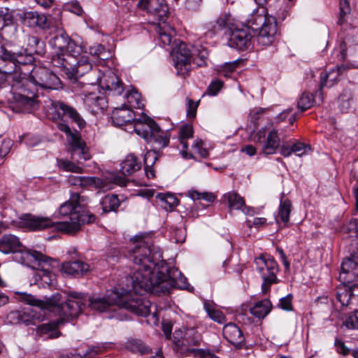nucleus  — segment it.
<instances>
[{
	"instance_id": "69168bd1",
	"label": "nucleus",
	"mask_w": 358,
	"mask_h": 358,
	"mask_svg": "<svg viewBox=\"0 0 358 358\" xmlns=\"http://www.w3.org/2000/svg\"><path fill=\"white\" fill-rule=\"evenodd\" d=\"M203 141L201 140L195 141L192 148L195 151L203 158H206L208 156V152L206 148H203Z\"/></svg>"
},
{
	"instance_id": "412c9836",
	"label": "nucleus",
	"mask_w": 358,
	"mask_h": 358,
	"mask_svg": "<svg viewBox=\"0 0 358 358\" xmlns=\"http://www.w3.org/2000/svg\"><path fill=\"white\" fill-rule=\"evenodd\" d=\"M21 22L29 27H39L43 29L49 28L45 15L36 11H22L17 13Z\"/></svg>"
},
{
	"instance_id": "393cba45",
	"label": "nucleus",
	"mask_w": 358,
	"mask_h": 358,
	"mask_svg": "<svg viewBox=\"0 0 358 358\" xmlns=\"http://www.w3.org/2000/svg\"><path fill=\"white\" fill-rule=\"evenodd\" d=\"M22 246V243L15 235L8 234L0 237V252L3 254H14L18 252Z\"/></svg>"
},
{
	"instance_id": "6ab92c4d",
	"label": "nucleus",
	"mask_w": 358,
	"mask_h": 358,
	"mask_svg": "<svg viewBox=\"0 0 358 358\" xmlns=\"http://www.w3.org/2000/svg\"><path fill=\"white\" fill-rule=\"evenodd\" d=\"M52 106L59 118L62 120L64 118L70 119L80 129L85 127L86 122L85 120L73 107L62 101L54 102Z\"/></svg>"
},
{
	"instance_id": "13d9d810",
	"label": "nucleus",
	"mask_w": 358,
	"mask_h": 358,
	"mask_svg": "<svg viewBox=\"0 0 358 358\" xmlns=\"http://www.w3.org/2000/svg\"><path fill=\"white\" fill-rule=\"evenodd\" d=\"M157 33L159 34V38L162 43L165 45H169L171 43L172 35L169 31L168 29H166V26L159 25L157 27Z\"/></svg>"
},
{
	"instance_id": "f257e3e1",
	"label": "nucleus",
	"mask_w": 358,
	"mask_h": 358,
	"mask_svg": "<svg viewBox=\"0 0 358 358\" xmlns=\"http://www.w3.org/2000/svg\"><path fill=\"white\" fill-rule=\"evenodd\" d=\"M133 271L127 278L128 290L143 295L168 293L171 288L188 289L187 278L177 268H169L159 248L150 242L140 241L130 250Z\"/></svg>"
},
{
	"instance_id": "b1692460",
	"label": "nucleus",
	"mask_w": 358,
	"mask_h": 358,
	"mask_svg": "<svg viewBox=\"0 0 358 358\" xmlns=\"http://www.w3.org/2000/svg\"><path fill=\"white\" fill-rule=\"evenodd\" d=\"M356 294L358 295V284L343 283L337 287L336 297L342 306H348L351 297Z\"/></svg>"
},
{
	"instance_id": "a878e982",
	"label": "nucleus",
	"mask_w": 358,
	"mask_h": 358,
	"mask_svg": "<svg viewBox=\"0 0 358 358\" xmlns=\"http://www.w3.org/2000/svg\"><path fill=\"white\" fill-rule=\"evenodd\" d=\"M62 268L69 275L80 276L87 274L90 270V266L81 260H76L63 263Z\"/></svg>"
},
{
	"instance_id": "4468645a",
	"label": "nucleus",
	"mask_w": 358,
	"mask_h": 358,
	"mask_svg": "<svg viewBox=\"0 0 358 358\" xmlns=\"http://www.w3.org/2000/svg\"><path fill=\"white\" fill-rule=\"evenodd\" d=\"M254 141L261 144L262 153L265 155H273L276 152L280 145V139L277 129H272L266 134V129L259 130L254 136Z\"/></svg>"
},
{
	"instance_id": "de8ad7c7",
	"label": "nucleus",
	"mask_w": 358,
	"mask_h": 358,
	"mask_svg": "<svg viewBox=\"0 0 358 358\" xmlns=\"http://www.w3.org/2000/svg\"><path fill=\"white\" fill-rule=\"evenodd\" d=\"M57 165L60 169L73 173H82L83 168L75 163L64 159H57Z\"/></svg>"
},
{
	"instance_id": "a18cd8bd",
	"label": "nucleus",
	"mask_w": 358,
	"mask_h": 358,
	"mask_svg": "<svg viewBox=\"0 0 358 358\" xmlns=\"http://www.w3.org/2000/svg\"><path fill=\"white\" fill-rule=\"evenodd\" d=\"M152 142L155 143L159 148H163L169 145V137L159 127V129L155 130L154 134H152Z\"/></svg>"
},
{
	"instance_id": "5701e85b",
	"label": "nucleus",
	"mask_w": 358,
	"mask_h": 358,
	"mask_svg": "<svg viewBox=\"0 0 358 358\" xmlns=\"http://www.w3.org/2000/svg\"><path fill=\"white\" fill-rule=\"evenodd\" d=\"M134 131L136 133L149 142H152V136L154 131L159 129V126L152 119L144 118V120L137 119L134 122Z\"/></svg>"
},
{
	"instance_id": "aec40b11",
	"label": "nucleus",
	"mask_w": 358,
	"mask_h": 358,
	"mask_svg": "<svg viewBox=\"0 0 358 358\" xmlns=\"http://www.w3.org/2000/svg\"><path fill=\"white\" fill-rule=\"evenodd\" d=\"M228 44L238 50H246L252 47V36L246 29H235L231 31Z\"/></svg>"
},
{
	"instance_id": "e433bc0d",
	"label": "nucleus",
	"mask_w": 358,
	"mask_h": 358,
	"mask_svg": "<svg viewBox=\"0 0 358 358\" xmlns=\"http://www.w3.org/2000/svg\"><path fill=\"white\" fill-rule=\"evenodd\" d=\"M158 157L159 155L155 150H150L145 155V173L148 178H153L155 176V172L152 169V166L158 159Z\"/></svg>"
},
{
	"instance_id": "680f3d73",
	"label": "nucleus",
	"mask_w": 358,
	"mask_h": 358,
	"mask_svg": "<svg viewBox=\"0 0 358 358\" xmlns=\"http://www.w3.org/2000/svg\"><path fill=\"white\" fill-rule=\"evenodd\" d=\"M222 85L223 83L221 80H215L208 87L206 93L210 96H215L221 90Z\"/></svg>"
},
{
	"instance_id": "4d7b16f0",
	"label": "nucleus",
	"mask_w": 358,
	"mask_h": 358,
	"mask_svg": "<svg viewBox=\"0 0 358 358\" xmlns=\"http://www.w3.org/2000/svg\"><path fill=\"white\" fill-rule=\"evenodd\" d=\"M193 52H194V58L196 59L192 60V62L195 63L199 66H202L206 65V59L208 57V52L205 48H202L201 50H194Z\"/></svg>"
},
{
	"instance_id": "79ce46f5",
	"label": "nucleus",
	"mask_w": 358,
	"mask_h": 358,
	"mask_svg": "<svg viewBox=\"0 0 358 358\" xmlns=\"http://www.w3.org/2000/svg\"><path fill=\"white\" fill-rule=\"evenodd\" d=\"M157 198L162 201L163 203L162 206L166 210H171L178 203V199L171 193H159L157 195Z\"/></svg>"
},
{
	"instance_id": "052dcab7",
	"label": "nucleus",
	"mask_w": 358,
	"mask_h": 358,
	"mask_svg": "<svg viewBox=\"0 0 358 358\" xmlns=\"http://www.w3.org/2000/svg\"><path fill=\"white\" fill-rule=\"evenodd\" d=\"M334 345L336 352L343 356H347L352 353V350L347 347L345 343L339 338L335 339Z\"/></svg>"
},
{
	"instance_id": "49530a36",
	"label": "nucleus",
	"mask_w": 358,
	"mask_h": 358,
	"mask_svg": "<svg viewBox=\"0 0 358 358\" xmlns=\"http://www.w3.org/2000/svg\"><path fill=\"white\" fill-rule=\"evenodd\" d=\"M314 101L313 94L303 92L297 102V107L301 112H303L311 108L313 106Z\"/></svg>"
},
{
	"instance_id": "58836bf2",
	"label": "nucleus",
	"mask_w": 358,
	"mask_h": 358,
	"mask_svg": "<svg viewBox=\"0 0 358 358\" xmlns=\"http://www.w3.org/2000/svg\"><path fill=\"white\" fill-rule=\"evenodd\" d=\"M102 210L104 213L115 211L120 205V201L117 195L108 194L101 201Z\"/></svg>"
},
{
	"instance_id": "20e7f679",
	"label": "nucleus",
	"mask_w": 358,
	"mask_h": 358,
	"mask_svg": "<svg viewBox=\"0 0 358 358\" xmlns=\"http://www.w3.org/2000/svg\"><path fill=\"white\" fill-rule=\"evenodd\" d=\"M84 294L79 292H72L70 298L64 299L61 293L57 292L50 297L45 298V300H38L34 296L24 293L20 295V300L27 304L38 306L42 309H46L54 312L64 319L77 317L83 310L85 304Z\"/></svg>"
},
{
	"instance_id": "f03ea898",
	"label": "nucleus",
	"mask_w": 358,
	"mask_h": 358,
	"mask_svg": "<svg viewBox=\"0 0 358 358\" xmlns=\"http://www.w3.org/2000/svg\"><path fill=\"white\" fill-rule=\"evenodd\" d=\"M34 60L31 55H24L21 52H13L0 46V89L6 81L9 82L10 91L8 101L10 103L20 101L27 106L33 104L31 99L34 86H28L29 83L26 78L27 73H22L20 65L32 64Z\"/></svg>"
},
{
	"instance_id": "c756f323",
	"label": "nucleus",
	"mask_w": 358,
	"mask_h": 358,
	"mask_svg": "<svg viewBox=\"0 0 358 358\" xmlns=\"http://www.w3.org/2000/svg\"><path fill=\"white\" fill-rule=\"evenodd\" d=\"M343 70L342 67H336L335 69H331L329 72L322 73L320 76V90L324 87H331L339 80V77L341 75Z\"/></svg>"
},
{
	"instance_id": "774afa93",
	"label": "nucleus",
	"mask_w": 358,
	"mask_h": 358,
	"mask_svg": "<svg viewBox=\"0 0 358 358\" xmlns=\"http://www.w3.org/2000/svg\"><path fill=\"white\" fill-rule=\"evenodd\" d=\"M103 349L101 346H92L83 355L85 358H93L94 356L102 353Z\"/></svg>"
},
{
	"instance_id": "a211bd4d",
	"label": "nucleus",
	"mask_w": 358,
	"mask_h": 358,
	"mask_svg": "<svg viewBox=\"0 0 358 358\" xmlns=\"http://www.w3.org/2000/svg\"><path fill=\"white\" fill-rule=\"evenodd\" d=\"M50 44L53 48L55 49L57 53L59 55L61 53L62 57L58 55L61 59L66 57V55L73 54L76 52V48L80 49V47L76 45L73 41L68 37L66 34H59L55 36L51 41ZM78 52V51H77ZM58 57L54 58L53 62L55 65L59 66L58 64Z\"/></svg>"
},
{
	"instance_id": "dca6fc26",
	"label": "nucleus",
	"mask_w": 358,
	"mask_h": 358,
	"mask_svg": "<svg viewBox=\"0 0 358 358\" xmlns=\"http://www.w3.org/2000/svg\"><path fill=\"white\" fill-rule=\"evenodd\" d=\"M17 227L29 231H41L53 227L56 223L48 217H39L31 214L22 215L17 223Z\"/></svg>"
},
{
	"instance_id": "bf43d9fd",
	"label": "nucleus",
	"mask_w": 358,
	"mask_h": 358,
	"mask_svg": "<svg viewBox=\"0 0 358 358\" xmlns=\"http://www.w3.org/2000/svg\"><path fill=\"white\" fill-rule=\"evenodd\" d=\"M343 230L345 233L349 234L350 236H356L358 238V220H351L343 228Z\"/></svg>"
},
{
	"instance_id": "2eb2a0df",
	"label": "nucleus",
	"mask_w": 358,
	"mask_h": 358,
	"mask_svg": "<svg viewBox=\"0 0 358 358\" xmlns=\"http://www.w3.org/2000/svg\"><path fill=\"white\" fill-rule=\"evenodd\" d=\"M91 83H98L103 90L113 95H121L124 90L123 83L111 70H107L103 73L99 71L95 78L91 80Z\"/></svg>"
},
{
	"instance_id": "c03bdc74",
	"label": "nucleus",
	"mask_w": 358,
	"mask_h": 358,
	"mask_svg": "<svg viewBox=\"0 0 358 358\" xmlns=\"http://www.w3.org/2000/svg\"><path fill=\"white\" fill-rule=\"evenodd\" d=\"M14 23L13 11L8 8H0V30Z\"/></svg>"
},
{
	"instance_id": "338daca9",
	"label": "nucleus",
	"mask_w": 358,
	"mask_h": 358,
	"mask_svg": "<svg viewBox=\"0 0 358 358\" xmlns=\"http://www.w3.org/2000/svg\"><path fill=\"white\" fill-rule=\"evenodd\" d=\"M187 116L189 118H194L196 114L198 103L193 101L192 99H187Z\"/></svg>"
},
{
	"instance_id": "7ed1b4c3",
	"label": "nucleus",
	"mask_w": 358,
	"mask_h": 358,
	"mask_svg": "<svg viewBox=\"0 0 358 358\" xmlns=\"http://www.w3.org/2000/svg\"><path fill=\"white\" fill-rule=\"evenodd\" d=\"M126 278L125 296H120L116 291H111L103 297L92 296L89 299V306L92 309L100 313L115 310L114 307L117 306L120 308L126 309L139 316H148L150 313L151 302L142 294L136 293L134 291L128 290L127 278Z\"/></svg>"
},
{
	"instance_id": "ea45409f",
	"label": "nucleus",
	"mask_w": 358,
	"mask_h": 358,
	"mask_svg": "<svg viewBox=\"0 0 358 358\" xmlns=\"http://www.w3.org/2000/svg\"><path fill=\"white\" fill-rule=\"evenodd\" d=\"M203 307L211 320L220 324L225 321L224 315L221 310L217 309L214 304L208 301H204Z\"/></svg>"
},
{
	"instance_id": "864d4df0",
	"label": "nucleus",
	"mask_w": 358,
	"mask_h": 358,
	"mask_svg": "<svg viewBox=\"0 0 358 358\" xmlns=\"http://www.w3.org/2000/svg\"><path fill=\"white\" fill-rule=\"evenodd\" d=\"M189 196L193 200H205L208 202L212 203L215 199V196L212 193L208 192H199L196 190H189L188 192Z\"/></svg>"
},
{
	"instance_id": "f8f14e48",
	"label": "nucleus",
	"mask_w": 358,
	"mask_h": 358,
	"mask_svg": "<svg viewBox=\"0 0 358 358\" xmlns=\"http://www.w3.org/2000/svg\"><path fill=\"white\" fill-rule=\"evenodd\" d=\"M174 66L178 75L185 76L190 70V64L194 58V52L188 45L182 41H175L171 50Z\"/></svg>"
},
{
	"instance_id": "bb28decb",
	"label": "nucleus",
	"mask_w": 358,
	"mask_h": 358,
	"mask_svg": "<svg viewBox=\"0 0 358 358\" xmlns=\"http://www.w3.org/2000/svg\"><path fill=\"white\" fill-rule=\"evenodd\" d=\"M223 336L229 343L234 345H241L245 341L240 328L233 323H229L224 327Z\"/></svg>"
},
{
	"instance_id": "6e6d98bb",
	"label": "nucleus",
	"mask_w": 358,
	"mask_h": 358,
	"mask_svg": "<svg viewBox=\"0 0 358 358\" xmlns=\"http://www.w3.org/2000/svg\"><path fill=\"white\" fill-rule=\"evenodd\" d=\"M340 13L338 20V24L342 25L345 22V17L350 13V6L347 0L340 1Z\"/></svg>"
},
{
	"instance_id": "9d476101",
	"label": "nucleus",
	"mask_w": 358,
	"mask_h": 358,
	"mask_svg": "<svg viewBox=\"0 0 358 358\" xmlns=\"http://www.w3.org/2000/svg\"><path fill=\"white\" fill-rule=\"evenodd\" d=\"M255 264L263 280L262 292L266 294L270 290L271 285L279 282L277 278V273L279 271L278 265L273 257L266 255H261L255 258Z\"/></svg>"
},
{
	"instance_id": "4be33fe9",
	"label": "nucleus",
	"mask_w": 358,
	"mask_h": 358,
	"mask_svg": "<svg viewBox=\"0 0 358 358\" xmlns=\"http://www.w3.org/2000/svg\"><path fill=\"white\" fill-rule=\"evenodd\" d=\"M68 181L72 185L81 187H94L103 190L111 189L107 181L97 177L70 176L68 178Z\"/></svg>"
},
{
	"instance_id": "f704fd0d",
	"label": "nucleus",
	"mask_w": 358,
	"mask_h": 358,
	"mask_svg": "<svg viewBox=\"0 0 358 358\" xmlns=\"http://www.w3.org/2000/svg\"><path fill=\"white\" fill-rule=\"evenodd\" d=\"M84 103L92 112H97L98 110H103L106 101L104 97L91 92L85 96Z\"/></svg>"
},
{
	"instance_id": "0e129e2a",
	"label": "nucleus",
	"mask_w": 358,
	"mask_h": 358,
	"mask_svg": "<svg viewBox=\"0 0 358 358\" xmlns=\"http://www.w3.org/2000/svg\"><path fill=\"white\" fill-rule=\"evenodd\" d=\"M292 295L291 294L281 298L278 306L282 310L289 311L292 310Z\"/></svg>"
},
{
	"instance_id": "f3484780",
	"label": "nucleus",
	"mask_w": 358,
	"mask_h": 358,
	"mask_svg": "<svg viewBox=\"0 0 358 358\" xmlns=\"http://www.w3.org/2000/svg\"><path fill=\"white\" fill-rule=\"evenodd\" d=\"M358 277V248L341 264L339 280L342 283H352Z\"/></svg>"
},
{
	"instance_id": "37998d69",
	"label": "nucleus",
	"mask_w": 358,
	"mask_h": 358,
	"mask_svg": "<svg viewBox=\"0 0 358 358\" xmlns=\"http://www.w3.org/2000/svg\"><path fill=\"white\" fill-rule=\"evenodd\" d=\"M28 47L29 52L25 55H31L33 57V54L42 55L44 53V44L36 36H29L28 38Z\"/></svg>"
},
{
	"instance_id": "39448f33",
	"label": "nucleus",
	"mask_w": 358,
	"mask_h": 358,
	"mask_svg": "<svg viewBox=\"0 0 358 358\" xmlns=\"http://www.w3.org/2000/svg\"><path fill=\"white\" fill-rule=\"evenodd\" d=\"M80 195L73 193L69 201L62 203L59 208V213L62 216H69V221L56 223V228L67 234L77 232L82 224L92 223L96 216L83 210L79 203Z\"/></svg>"
},
{
	"instance_id": "4c0bfd02",
	"label": "nucleus",
	"mask_w": 358,
	"mask_h": 358,
	"mask_svg": "<svg viewBox=\"0 0 358 358\" xmlns=\"http://www.w3.org/2000/svg\"><path fill=\"white\" fill-rule=\"evenodd\" d=\"M352 92L351 90L345 89L338 99V108L342 113L348 112L352 103Z\"/></svg>"
},
{
	"instance_id": "2f4dec72",
	"label": "nucleus",
	"mask_w": 358,
	"mask_h": 358,
	"mask_svg": "<svg viewBox=\"0 0 358 358\" xmlns=\"http://www.w3.org/2000/svg\"><path fill=\"white\" fill-rule=\"evenodd\" d=\"M120 165V171L124 176H131L141 167V162L133 154L128 155Z\"/></svg>"
},
{
	"instance_id": "9b49d317",
	"label": "nucleus",
	"mask_w": 358,
	"mask_h": 358,
	"mask_svg": "<svg viewBox=\"0 0 358 358\" xmlns=\"http://www.w3.org/2000/svg\"><path fill=\"white\" fill-rule=\"evenodd\" d=\"M57 127L61 131H63L66 135V139L69 144V152L72 155V159L78 162L87 161L91 158V155L88 152L86 144L82 140L80 134L78 131H72L70 127L63 122H59L57 123Z\"/></svg>"
},
{
	"instance_id": "7c9ffc66",
	"label": "nucleus",
	"mask_w": 358,
	"mask_h": 358,
	"mask_svg": "<svg viewBox=\"0 0 358 358\" xmlns=\"http://www.w3.org/2000/svg\"><path fill=\"white\" fill-rule=\"evenodd\" d=\"M193 136V127L190 124L182 125L180 129L179 139L180 143L182 145L183 149L180 151L182 156L185 159L193 158V155L187 152L188 143L187 138Z\"/></svg>"
},
{
	"instance_id": "6e6552de",
	"label": "nucleus",
	"mask_w": 358,
	"mask_h": 358,
	"mask_svg": "<svg viewBox=\"0 0 358 358\" xmlns=\"http://www.w3.org/2000/svg\"><path fill=\"white\" fill-rule=\"evenodd\" d=\"M29 82L28 86H34V93L32 97L33 104L30 106H26L24 103L20 101H13V107L16 108L18 111L29 113L31 110H34L36 108V94H37V86L42 89L48 90H57L60 87L61 82L59 78L56 74L50 71L46 68H34L30 73L29 78H27Z\"/></svg>"
},
{
	"instance_id": "0eeeda50",
	"label": "nucleus",
	"mask_w": 358,
	"mask_h": 358,
	"mask_svg": "<svg viewBox=\"0 0 358 358\" xmlns=\"http://www.w3.org/2000/svg\"><path fill=\"white\" fill-rule=\"evenodd\" d=\"M14 259L22 264L38 270L37 275L45 283H50L53 277L52 268L57 262L43 255L36 250H28L22 245L18 252H15Z\"/></svg>"
},
{
	"instance_id": "c9c22d12",
	"label": "nucleus",
	"mask_w": 358,
	"mask_h": 358,
	"mask_svg": "<svg viewBox=\"0 0 358 358\" xmlns=\"http://www.w3.org/2000/svg\"><path fill=\"white\" fill-rule=\"evenodd\" d=\"M173 349L174 351L181 357H187L193 354L195 357H198L199 352L201 350L189 346L188 343L185 342L183 338L175 343Z\"/></svg>"
},
{
	"instance_id": "c85d7f7f",
	"label": "nucleus",
	"mask_w": 358,
	"mask_h": 358,
	"mask_svg": "<svg viewBox=\"0 0 358 358\" xmlns=\"http://www.w3.org/2000/svg\"><path fill=\"white\" fill-rule=\"evenodd\" d=\"M112 120L113 123L118 126H122L132 121L134 122L136 120L133 111L126 107L115 108L113 111Z\"/></svg>"
},
{
	"instance_id": "3c124183",
	"label": "nucleus",
	"mask_w": 358,
	"mask_h": 358,
	"mask_svg": "<svg viewBox=\"0 0 358 358\" xmlns=\"http://www.w3.org/2000/svg\"><path fill=\"white\" fill-rule=\"evenodd\" d=\"M342 324L348 329H358V310L348 314Z\"/></svg>"
},
{
	"instance_id": "ddd939ff",
	"label": "nucleus",
	"mask_w": 358,
	"mask_h": 358,
	"mask_svg": "<svg viewBox=\"0 0 358 358\" xmlns=\"http://www.w3.org/2000/svg\"><path fill=\"white\" fill-rule=\"evenodd\" d=\"M138 6L159 23H165L168 19L169 8L166 0H140Z\"/></svg>"
},
{
	"instance_id": "e2e57ef3",
	"label": "nucleus",
	"mask_w": 358,
	"mask_h": 358,
	"mask_svg": "<svg viewBox=\"0 0 358 358\" xmlns=\"http://www.w3.org/2000/svg\"><path fill=\"white\" fill-rule=\"evenodd\" d=\"M292 150L293 153L299 157H301L310 150V146L305 143L297 142L292 145Z\"/></svg>"
},
{
	"instance_id": "a19ab883",
	"label": "nucleus",
	"mask_w": 358,
	"mask_h": 358,
	"mask_svg": "<svg viewBox=\"0 0 358 358\" xmlns=\"http://www.w3.org/2000/svg\"><path fill=\"white\" fill-rule=\"evenodd\" d=\"M291 210V201L287 199L284 200L281 199L278 210V217L282 222L286 224L289 222Z\"/></svg>"
},
{
	"instance_id": "72a5a7b5",
	"label": "nucleus",
	"mask_w": 358,
	"mask_h": 358,
	"mask_svg": "<svg viewBox=\"0 0 358 358\" xmlns=\"http://www.w3.org/2000/svg\"><path fill=\"white\" fill-rule=\"evenodd\" d=\"M62 322V320L58 319L54 322L41 324L37 327V331L40 334H48V337L51 338H58L60 332L58 331L57 327Z\"/></svg>"
},
{
	"instance_id": "5fc2aeb1",
	"label": "nucleus",
	"mask_w": 358,
	"mask_h": 358,
	"mask_svg": "<svg viewBox=\"0 0 358 358\" xmlns=\"http://www.w3.org/2000/svg\"><path fill=\"white\" fill-rule=\"evenodd\" d=\"M127 99L128 103L131 107L137 108H142L143 107V104L141 101V96L137 91L131 90L127 95Z\"/></svg>"
},
{
	"instance_id": "09e8293b",
	"label": "nucleus",
	"mask_w": 358,
	"mask_h": 358,
	"mask_svg": "<svg viewBox=\"0 0 358 358\" xmlns=\"http://www.w3.org/2000/svg\"><path fill=\"white\" fill-rule=\"evenodd\" d=\"M182 338L192 348L200 345L202 341L200 334L195 331L194 329L189 330L186 332L185 337Z\"/></svg>"
},
{
	"instance_id": "473e14b6",
	"label": "nucleus",
	"mask_w": 358,
	"mask_h": 358,
	"mask_svg": "<svg viewBox=\"0 0 358 358\" xmlns=\"http://www.w3.org/2000/svg\"><path fill=\"white\" fill-rule=\"evenodd\" d=\"M272 304L268 299H264L255 303L250 308V313L259 319L264 318L271 310Z\"/></svg>"
},
{
	"instance_id": "cd10ccee",
	"label": "nucleus",
	"mask_w": 358,
	"mask_h": 358,
	"mask_svg": "<svg viewBox=\"0 0 358 358\" xmlns=\"http://www.w3.org/2000/svg\"><path fill=\"white\" fill-rule=\"evenodd\" d=\"M227 199L229 208L232 210H241L242 212L248 215H252L254 210L250 207H247L245 205V201L236 192H229L224 195Z\"/></svg>"
},
{
	"instance_id": "1a4fd4ad",
	"label": "nucleus",
	"mask_w": 358,
	"mask_h": 358,
	"mask_svg": "<svg viewBox=\"0 0 358 358\" xmlns=\"http://www.w3.org/2000/svg\"><path fill=\"white\" fill-rule=\"evenodd\" d=\"M57 60L59 66L64 69L65 73L71 78L83 76L90 71H92V74L96 76L99 71L96 68L93 69L88 57L86 55H81L77 59L73 54H70L66 55V57L62 59L58 57Z\"/></svg>"
},
{
	"instance_id": "603ef678",
	"label": "nucleus",
	"mask_w": 358,
	"mask_h": 358,
	"mask_svg": "<svg viewBox=\"0 0 358 358\" xmlns=\"http://www.w3.org/2000/svg\"><path fill=\"white\" fill-rule=\"evenodd\" d=\"M224 26V22L222 20H217L215 23H210L206 25V31L204 34L207 37L212 38L214 35L217 34L220 31Z\"/></svg>"
},
{
	"instance_id": "8fccbe9b",
	"label": "nucleus",
	"mask_w": 358,
	"mask_h": 358,
	"mask_svg": "<svg viewBox=\"0 0 358 358\" xmlns=\"http://www.w3.org/2000/svg\"><path fill=\"white\" fill-rule=\"evenodd\" d=\"M90 53L92 56L97 57L102 61H105L109 57V52L101 44H95L90 48Z\"/></svg>"
},
{
	"instance_id": "423d86ee",
	"label": "nucleus",
	"mask_w": 358,
	"mask_h": 358,
	"mask_svg": "<svg viewBox=\"0 0 358 358\" xmlns=\"http://www.w3.org/2000/svg\"><path fill=\"white\" fill-rule=\"evenodd\" d=\"M245 26L257 33V43L268 46L274 41L277 33V17L269 15L264 8H257L245 22Z\"/></svg>"
}]
</instances>
